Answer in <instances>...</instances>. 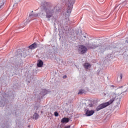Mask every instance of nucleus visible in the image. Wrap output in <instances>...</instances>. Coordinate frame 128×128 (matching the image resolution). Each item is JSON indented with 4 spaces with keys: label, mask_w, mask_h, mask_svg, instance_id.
Instances as JSON below:
<instances>
[{
    "label": "nucleus",
    "mask_w": 128,
    "mask_h": 128,
    "mask_svg": "<svg viewBox=\"0 0 128 128\" xmlns=\"http://www.w3.org/2000/svg\"><path fill=\"white\" fill-rule=\"evenodd\" d=\"M50 2H44L41 4L40 6L41 8L44 10L42 12V16H46L48 20H50V18L54 16L56 10V8L50 7Z\"/></svg>",
    "instance_id": "obj_1"
},
{
    "label": "nucleus",
    "mask_w": 128,
    "mask_h": 128,
    "mask_svg": "<svg viewBox=\"0 0 128 128\" xmlns=\"http://www.w3.org/2000/svg\"><path fill=\"white\" fill-rule=\"evenodd\" d=\"M0 96L1 98V100L0 101V106L4 108L6 104H8V99L10 98L12 96L8 95V94H6V92H0Z\"/></svg>",
    "instance_id": "obj_2"
},
{
    "label": "nucleus",
    "mask_w": 128,
    "mask_h": 128,
    "mask_svg": "<svg viewBox=\"0 0 128 128\" xmlns=\"http://www.w3.org/2000/svg\"><path fill=\"white\" fill-rule=\"evenodd\" d=\"M76 0H62V2L64 4L67 6V14H70L72 12V6L74 4V2Z\"/></svg>",
    "instance_id": "obj_3"
},
{
    "label": "nucleus",
    "mask_w": 128,
    "mask_h": 128,
    "mask_svg": "<svg viewBox=\"0 0 128 128\" xmlns=\"http://www.w3.org/2000/svg\"><path fill=\"white\" fill-rule=\"evenodd\" d=\"M11 114H15L16 116V108L12 104L8 105L6 106L5 109V114L6 116H10Z\"/></svg>",
    "instance_id": "obj_4"
},
{
    "label": "nucleus",
    "mask_w": 128,
    "mask_h": 128,
    "mask_svg": "<svg viewBox=\"0 0 128 128\" xmlns=\"http://www.w3.org/2000/svg\"><path fill=\"white\" fill-rule=\"evenodd\" d=\"M114 102V99L112 98L108 102L100 104L96 108V112H98V110H102V108H106V106H110V104H112Z\"/></svg>",
    "instance_id": "obj_5"
},
{
    "label": "nucleus",
    "mask_w": 128,
    "mask_h": 128,
    "mask_svg": "<svg viewBox=\"0 0 128 128\" xmlns=\"http://www.w3.org/2000/svg\"><path fill=\"white\" fill-rule=\"evenodd\" d=\"M88 52V48L84 45H79L78 46V52L80 54H84Z\"/></svg>",
    "instance_id": "obj_6"
},
{
    "label": "nucleus",
    "mask_w": 128,
    "mask_h": 128,
    "mask_svg": "<svg viewBox=\"0 0 128 128\" xmlns=\"http://www.w3.org/2000/svg\"><path fill=\"white\" fill-rule=\"evenodd\" d=\"M17 56H21V58H26L28 56V54H26V50H18L16 51Z\"/></svg>",
    "instance_id": "obj_7"
},
{
    "label": "nucleus",
    "mask_w": 128,
    "mask_h": 128,
    "mask_svg": "<svg viewBox=\"0 0 128 128\" xmlns=\"http://www.w3.org/2000/svg\"><path fill=\"white\" fill-rule=\"evenodd\" d=\"M40 16V14H29V20H27L26 21V22L24 23V26H26V24H28V22H30V20H32V18H36V16Z\"/></svg>",
    "instance_id": "obj_8"
},
{
    "label": "nucleus",
    "mask_w": 128,
    "mask_h": 128,
    "mask_svg": "<svg viewBox=\"0 0 128 128\" xmlns=\"http://www.w3.org/2000/svg\"><path fill=\"white\" fill-rule=\"evenodd\" d=\"M0 128H12V127L8 124V122L3 120L0 123Z\"/></svg>",
    "instance_id": "obj_9"
},
{
    "label": "nucleus",
    "mask_w": 128,
    "mask_h": 128,
    "mask_svg": "<svg viewBox=\"0 0 128 128\" xmlns=\"http://www.w3.org/2000/svg\"><path fill=\"white\" fill-rule=\"evenodd\" d=\"M94 114V110H88V109L86 110V116H92Z\"/></svg>",
    "instance_id": "obj_10"
},
{
    "label": "nucleus",
    "mask_w": 128,
    "mask_h": 128,
    "mask_svg": "<svg viewBox=\"0 0 128 128\" xmlns=\"http://www.w3.org/2000/svg\"><path fill=\"white\" fill-rule=\"evenodd\" d=\"M50 92V90H47L46 89H42L40 92V94L42 96H44L46 94H48Z\"/></svg>",
    "instance_id": "obj_11"
},
{
    "label": "nucleus",
    "mask_w": 128,
    "mask_h": 128,
    "mask_svg": "<svg viewBox=\"0 0 128 128\" xmlns=\"http://www.w3.org/2000/svg\"><path fill=\"white\" fill-rule=\"evenodd\" d=\"M99 48L100 52H104L106 50H107L108 48H106V45H102L99 46Z\"/></svg>",
    "instance_id": "obj_12"
},
{
    "label": "nucleus",
    "mask_w": 128,
    "mask_h": 128,
    "mask_svg": "<svg viewBox=\"0 0 128 128\" xmlns=\"http://www.w3.org/2000/svg\"><path fill=\"white\" fill-rule=\"evenodd\" d=\"M120 88H126L125 90H123L122 92L121 93L120 96H126L127 92V90H128V88H126V86H121V87H119Z\"/></svg>",
    "instance_id": "obj_13"
},
{
    "label": "nucleus",
    "mask_w": 128,
    "mask_h": 128,
    "mask_svg": "<svg viewBox=\"0 0 128 128\" xmlns=\"http://www.w3.org/2000/svg\"><path fill=\"white\" fill-rule=\"evenodd\" d=\"M38 48V44L36 42H34V44H31L28 46V48L30 50H34V48Z\"/></svg>",
    "instance_id": "obj_14"
},
{
    "label": "nucleus",
    "mask_w": 128,
    "mask_h": 128,
    "mask_svg": "<svg viewBox=\"0 0 128 128\" xmlns=\"http://www.w3.org/2000/svg\"><path fill=\"white\" fill-rule=\"evenodd\" d=\"M68 122H70V118H64L61 120V122H62V124H64V123L66 124Z\"/></svg>",
    "instance_id": "obj_15"
},
{
    "label": "nucleus",
    "mask_w": 128,
    "mask_h": 128,
    "mask_svg": "<svg viewBox=\"0 0 128 128\" xmlns=\"http://www.w3.org/2000/svg\"><path fill=\"white\" fill-rule=\"evenodd\" d=\"M84 67L86 70H88V68H92V66L90 65V63L86 62L84 64Z\"/></svg>",
    "instance_id": "obj_16"
},
{
    "label": "nucleus",
    "mask_w": 128,
    "mask_h": 128,
    "mask_svg": "<svg viewBox=\"0 0 128 128\" xmlns=\"http://www.w3.org/2000/svg\"><path fill=\"white\" fill-rule=\"evenodd\" d=\"M44 66V62L42 60H38V62L37 63V66L38 68H42Z\"/></svg>",
    "instance_id": "obj_17"
},
{
    "label": "nucleus",
    "mask_w": 128,
    "mask_h": 128,
    "mask_svg": "<svg viewBox=\"0 0 128 128\" xmlns=\"http://www.w3.org/2000/svg\"><path fill=\"white\" fill-rule=\"evenodd\" d=\"M87 46L88 48H93V49H94V48H98V46L96 45V44H94V45H92V46Z\"/></svg>",
    "instance_id": "obj_18"
},
{
    "label": "nucleus",
    "mask_w": 128,
    "mask_h": 128,
    "mask_svg": "<svg viewBox=\"0 0 128 128\" xmlns=\"http://www.w3.org/2000/svg\"><path fill=\"white\" fill-rule=\"evenodd\" d=\"M40 116L37 113H35L33 116V120H38Z\"/></svg>",
    "instance_id": "obj_19"
},
{
    "label": "nucleus",
    "mask_w": 128,
    "mask_h": 128,
    "mask_svg": "<svg viewBox=\"0 0 128 128\" xmlns=\"http://www.w3.org/2000/svg\"><path fill=\"white\" fill-rule=\"evenodd\" d=\"M122 74L120 73V76L118 77V82H120V80H122Z\"/></svg>",
    "instance_id": "obj_20"
},
{
    "label": "nucleus",
    "mask_w": 128,
    "mask_h": 128,
    "mask_svg": "<svg viewBox=\"0 0 128 128\" xmlns=\"http://www.w3.org/2000/svg\"><path fill=\"white\" fill-rule=\"evenodd\" d=\"M84 92H86V90L84 89H82L79 90L78 94H84Z\"/></svg>",
    "instance_id": "obj_21"
},
{
    "label": "nucleus",
    "mask_w": 128,
    "mask_h": 128,
    "mask_svg": "<svg viewBox=\"0 0 128 128\" xmlns=\"http://www.w3.org/2000/svg\"><path fill=\"white\" fill-rule=\"evenodd\" d=\"M68 22H70V20L68 18H66L64 20V24H68Z\"/></svg>",
    "instance_id": "obj_22"
},
{
    "label": "nucleus",
    "mask_w": 128,
    "mask_h": 128,
    "mask_svg": "<svg viewBox=\"0 0 128 128\" xmlns=\"http://www.w3.org/2000/svg\"><path fill=\"white\" fill-rule=\"evenodd\" d=\"M116 100H118V102H116V104H120V98H117Z\"/></svg>",
    "instance_id": "obj_23"
},
{
    "label": "nucleus",
    "mask_w": 128,
    "mask_h": 128,
    "mask_svg": "<svg viewBox=\"0 0 128 128\" xmlns=\"http://www.w3.org/2000/svg\"><path fill=\"white\" fill-rule=\"evenodd\" d=\"M54 116H58V112H54Z\"/></svg>",
    "instance_id": "obj_24"
},
{
    "label": "nucleus",
    "mask_w": 128,
    "mask_h": 128,
    "mask_svg": "<svg viewBox=\"0 0 128 128\" xmlns=\"http://www.w3.org/2000/svg\"><path fill=\"white\" fill-rule=\"evenodd\" d=\"M64 128H70V126L68 125V126H66Z\"/></svg>",
    "instance_id": "obj_25"
},
{
    "label": "nucleus",
    "mask_w": 128,
    "mask_h": 128,
    "mask_svg": "<svg viewBox=\"0 0 128 128\" xmlns=\"http://www.w3.org/2000/svg\"><path fill=\"white\" fill-rule=\"evenodd\" d=\"M63 78H66V76H63Z\"/></svg>",
    "instance_id": "obj_26"
},
{
    "label": "nucleus",
    "mask_w": 128,
    "mask_h": 128,
    "mask_svg": "<svg viewBox=\"0 0 128 128\" xmlns=\"http://www.w3.org/2000/svg\"><path fill=\"white\" fill-rule=\"evenodd\" d=\"M4 6V4H2L0 6V8H2V6Z\"/></svg>",
    "instance_id": "obj_27"
},
{
    "label": "nucleus",
    "mask_w": 128,
    "mask_h": 128,
    "mask_svg": "<svg viewBox=\"0 0 128 128\" xmlns=\"http://www.w3.org/2000/svg\"><path fill=\"white\" fill-rule=\"evenodd\" d=\"M126 44H128V40H126Z\"/></svg>",
    "instance_id": "obj_28"
},
{
    "label": "nucleus",
    "mask_w": 128,
    "mask_h": 128,
    "mask_svg": "<svg viewBox=\"0 0 128 128\" xmlns=\"http://www.w3.org/2000/svg\"><path fill=\"white\" fill-rule=\"evenodd\" d=\"M84 36V38H86V36Z\"/></svg>",
    "instance_id": "obj_29"
},
{
    "label": "nucleus",
    "mask_w": 128,
    "mask_h": 128,
    "mask_svg": "<svg viewBox=\"0 0 128 128\" xmlns=\"http://www.w3.org/2000/svg\"><path fill=\"white\" fill-rule=\"evenodd\" d=\"M41 114H42V111L41 112Z\"/></svg>",
    "instance_id": "obj_30"
},
{
    "label": "nucleus",
    "mask_w": 128,
    "mask_h": 128,
    "mask_svg": "<svg viewBox=\"0 0 128 128\" xmlns=\"http://www.w3.org/2000/svg\"><path fill=\"white\" fill-rule=\"evenodd\" d=\"M32 12H34V11H32Z\"/></svg>",
    "instance_id": "obj_31"
},
{
    "label": "nucleus",
    "mask_w": 128,
    "mask_h": 128,
    "mask_svg": "<svg viewBox=\"0 0 128 128\" xmlns=\"http://www.w3.org/2000/svg\"><path fill=\"white\" fill-rule=\"evenodd\" d=\"M24 26H22V28H24Z\"/></svg>",
    "instance_id": "obj_32"
}]
</instances>
